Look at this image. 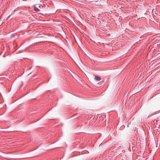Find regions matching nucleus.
<instances>
[{
  "label": "nucleus",
  "mask_w": 160,
  "mask_h": 160,
  "mask_svg": "<svg viewBox=\"0 0 160 160\" xmlns=\"http://www.w3.org/2000/svg\"><path fill=\"white\" fill-rule=\"evenodd\" d=\"M94 79L98 82L100 81L101 80V78L100 77L97 76H95Z\"/></svg>",
  "instance_id": "f257e3e1"
},
{
  "label": "nucleus",
  "mask_w": 160,
  "mask_h": 160,
  "mask_svg": "<svg viewBox=\"0 0 160 160\" xmlns=\"http://www.w3.org/2000/svg\"><path fill=\"white\" fill-rule=\"evenodd\" d=\"M34 10L35 11L37 12H38L40 11L39 9L37 7H36V6L34 7Z\"/></svg>",
  "instance_id": "f03ea898"
}]
</instances>
